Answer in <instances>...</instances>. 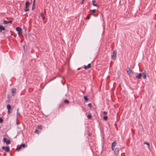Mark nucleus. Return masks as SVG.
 I'll return each instance as SVG.
<instances>
[{
    "label": "nucleus",
    "mask_w": 156,
    "mask_h": 156,
    "mask_svg": "<svg viewBox=\"0 0 156 156\" xmlns=\"http://www.w3.org/2000/svg\"><path fill=\"white\" fill-rule=\"evenodd\" d=\"M129 69L127 71V73L129 76L130 77H132L133 76V71L130 69L129 68Z\"/></svg>",
    "instance_id": "nucleus-1"
},
{
    "label": "nucleus",
    "mask_w": 156,
    "mask_h": 156,
    "mask_svg": "<svg viewBox=\"0 0 156 156\" xmlns=\"http://www.w3.org/2000/svg\"><path fill=\"white\" fill-rule=\"evenodd\" d=\"M16 30L18 31V34L19 35H20L22 34V29L19 27H17L16 28Z\"/></svg>",
    "instance_id": "nucleus-2"
},
{
    "label": "nucleus",
    "mask_w": 156,
    "mask_h": 156,
    "mask_svg": "<svg viewBox=\"0 0 156 156\" xmlns=\"http://www.w3.org/2000/svg\"><path fill=\"white\" fill-rule=\"evenodd\" d=\"M4 142L6 143L7 145L11 143V141L9 140H7L6 138H4L3 139Z\"/></svg>",
    "instance_id": "nucleus-3"
},
{
    "label": "nucleus",
    "mask_w": 156,
    "mask_h": 156,
    "mask_svg": "<svg viewBox=\"0 0 156 156\" xmlns=\"http://www.w3.org/2000/svg\"><path fill=\"white\" fill-rule=\"evenodd\" d=\"M116 52L115 51H114L112 55H111V58H115L116 55Z\"/></svg>",
    "instance_id": "nucleus-4"
},
{
    "label": "nucleus",
    "mask_w": 156,
    "mask_h": 156,
    "mask_svg": "<svg viewBox=\"0 0 156 156\" xmlns=\"http://www.w3.org/2000/svg\"><path fill=\"white\" fill-rule=\"evenodd\" d=\"M119 149L118 148H115L114 151V154L115 155L117 156L119 152Z\"/></svg>",
    "instance_id": "nucleus-5"
},
{
    "label": "nucleus",
    "mask_w": 156,
    "mask_h": 156,
    "mask_svg": "<svg viewBox=\"0 0 156 156\" xmlns=\"http://www.w3.org/2000/svg\"><path fill=\"white\" fill-rule=\"evenodd\" d=\"M141 77L142 74L140 73L137 74V75L136 76V78L138 79H139L141 78Z\"/></svg>",
    "instance_id": "nucleus-6"
},
{
    "label": "nucleus",
    "mask_w": 156,
    "mask_h": 156,
    "mask_svg": "<svg viewBox=\"0 0 156 156\" xmlns=\"http://www.w3.org/2000/svg\"><path fill=\"white\" fill-rule=\"evenodd\" d=\"M12 93V96H14V93H15L16 92V90L15 88H12L11 90Z\"/></svg>",
    "instance_id": "nucleus-7"
},
{
    "label": "nucleus",
    "mask_w": 156,
    "mask_h": 156,
    "mask_svg": "<svg viewBox=\"0 0 156 156\" xmlns=\"http://www.w3.org/2000/svg\"><path fill=\"white\" fill-rule=\"evenodd\" d=\"M4 151L6 152H8L9 151V146H6L5 147Z\"/></svg>",
    "instance_id": "nucleus-8"
},
{
    "label": "nucleus",
    "mask_w": 156,
    "mask_h": 156,
    "mask_svg": "<svg viewBox=\"0 0 156 156\" xmlns=\"http://www.w3.org/2000/svg\"><path fill=\"white\" fill-rule=\"evenodd\" d=\"M91 67V64L90 63L88 64L87 66H85L84 67V68L85 69H89Z\"/></svg>",
    "instance_id": "nucleus-9"
},
{
    "label": "nucleus",
    "mask_w": 156,
    "mask_h": 156,
    "mask_svg": "<svg viewBox=\"0 0 156 156\" xmlns=\"http://www.w3.org/2000/svg\"><path fill=\"white\" fill-rule=\"evenodd\" d=\"M5 28L2 25L0 26V32H2V30H5Z\"/></svg>",
    "instance_id": "nucleus-10"
},
{
    "label": "nucleus",
    "mask_w": 156,
    "mask_h": 156,
    "mask_svg": "<svg viewBox=\"0 0 156 156\" xmlns=\"http://www.w3.org/2000/svg\"><path fill=\"white\" fill-rule=\"evenodd\" d=\"M30 5V3L29 2H28V1L26 2V4H25L26 8H27V7L28 8V7Z\"/></svg>",
    "instance_id": "nucleus-11"
},
{
    "label": "nucleus",
    "mask_w": 156,
    "mask_h": 156,
    "mask_svg": "<svg viewBox=\"0 0 156 156\" xmlns=\"http://www.w3.org/2000/svg\"><path fill=\"white\" fill-rule=\"evenodd\" d=\"M35 0H33L32 7V9H33L35 7Z\"/></svg>",
    "instance_id": "nucleus-12"
},
{
    "label": "nucleus",
    "mask_w": 156,
    "mask_h": 156,
    "mask_svg": "<svg viewBox=\"0 0 156 156\" xmlns=\"http://www.w3.org/2000/svg\"><path fill=\"white\" fill-rule=\"evenodd\" d=\"M144 144H146L148 146V148L149 149H150V145H149V143H148L147 142V141H144Z\"/></svg>",
    "instance_id": "nucleus-13"
},
{
    "label": "nucleus",
    "mask_w": 156,
    "mask_h": 156,
    "mask_svg": "<svg viewBox=\"0 0 156 156\" xmlns=\"http://www.w3.org/2000/svg\"><path fill=\"white\" fill-rule=\"evenodd\" d=\"M144 72V73H143L142 74V76L144 79H145L146 78V72L145 71Z\"/></svg>",
    "instance_id": "nucleus-14"
},
{
    "label": "nucleus",
    "mask_w": 156,
    "mask_h": 156,
    "mask_svg": "<svg viewBox=\"0 0 156 156\" xmlns=\"http://www.w3.org/2000/svg\"><path fill=\"white\" fill-rule=\"evenodd\" d=\"M116 144V141H114L112 144L111 147H114Z\"/></svg>",
    "instance_id": "nucleus-15"
},
{
    "label": "nucleus",
    "mask_w": 156,
    "mask_h": 156,
    "mask_svg": "<svg viewBox=\"0 0 156 156\" xmlns=\"http://www.w3.org/2000/svg\"><path fill=\"white\" fill-rule=\"evenodd\" d=\"M92 5L93 6H97V4L96 3H95L96 2L95 1L93 0L92 1Z\"/></svg>",
    "instance_id": "nucleus-16"
},
{
    "label": "nucleus",
    "mask_w": 156,
    "mask_h": 156,
    "mask_svg": "<svg viewBox=\"0 0 156 156\" xmlns=\"http://www.w3.org/2000/svg\"><path fill=\"white\" fill-rule=\"evenodd\" d=\"M7 108L8 110H10L11 109V106L10 105L8 104L7 106Z\"/></svg>",
    "instance_id": "nucleus-17"
},
{
    "label": "nucleus",
    "mask_w": 156,
    "mask_h": 156,
    "mask_svg": "<svg viewBox=\"0 0 156 156\" xmlns=\"http://www.w3.org/2000/svg\"><path fill=\"white\" fill-rule=\"evenodd\" d=\"M21 148V146L20 145H18L16 148V150L17 151H19Z\"/></svg>",
    "instance_id": "nucleus-18"
},
{
    "label": "nucleus",
    "mask_w": 156,
    "mask_h": 156,
    "mask_svg": "<svg viewBox=\"0 0 156 156\" xmlns=\"http://www.w3.org/2000/svg\"><path fill=\"white\" fill-rule=\"evenodd\" d=\"M87 117L88 118V119H91L92 118V116L91 115H88L87 116Z\"/></svg>",
    "instance_id": "nucleus-19"
},
{
    "label": "nucleus",
    "mask_w": 156,
    "mask_h": 156,
    "mask_svg": "<svg viewBox=\"0 0 156 156\" xmlns=\"http://www.w3.org/2000/svg\"><path fill=\"white\" fill-rule=\"evenodd\" d=\"M41 17H42V18L43 19H44V18H45V17L44 16V14L42 12L41 14Z\"/></svg>",
    "instance_id": "nucleus-20"
},
{
    "label": "nucleus",
    "mask_w": 156,
    "mask_h": 156,
    "mask_svg": "<svg viewBox=\"0 0 156 156\" xmlns=\"http://www.w3.org/2000/svg\"><path fill=\"white\" fill-rule=\"evenodd\" d=\"M90 11H91L92 12V13H94L96 12V10L95 9H94L92 10H90Z\"/></svg>",
    "instance_id": "nucleus-21"
},
{
    "label": "nucleus",
    "mask_w": 156,
    "mask_h": 156,
    "mask_svg": "<svg viewBox=\"0 0 156 156\" xmlns=\"http://www.w3.org/2000/svg\"><path fill=\"white\" fill-rule=\"evenodd\" d=\"M37 128L40 129H42V126L41 125H39L37 126Z\"/></svg>",
    "instance_id": "nucleus-22"
},
{
    "label": "nucleus",
    "mask_w": 156,
    "mask_h": 156,
    "mask_svg": "<svg viewBox=\"0 0 156 156\" xmlns=\"http://www.w3.org/2000/svg\"><path fill=\"white\" fill-rule=\"evenodd\" d=\"M64 102L68 104L69 103V101L68 100L66 99L64 100Z\"/></svg>",
    "instance_id": "nucleus-23"
},
{
    "label": "nucleus",
    "mask_w": 156,
    "mask_h": 156,
    "mask_svg": "<svg viewBox=\"0 0 156 156\" xmlns=\"http://www.w3.org/2000/svg\"><path fill=\"white\" fill-rule=\"evenodd\" d=\"M35 132L37 133L38 134L40 133V131L37 129H36L35 130Z\"/></svg>",
    "instance_id": "nucleus-24"
},
{
    "label": "nucleus",
    "mask_w": 156,
    "mask_h": 156,
    "mask_svg": "<svg viewBox=\"0 0 156 156\" xmlns=\"http://www.w3.org/2000/svg\"><path fill=\"white\" fill-rule=\"evenodd\" d=\"M3 23L4 24H7L8 23V21L5 20H4L3 21Z\"/></svg>",
    "instance_id": "nucleus-25"
},
{
    "label": "nucleus",
    "mask_w": 156,
    "mask_h": 156,
    "mask_svg": "<svg viewBox=\"0 0 156 156\" xmlns=\"http://www.w3.org/2000/svg\"><path fill=\"white\" fill-rule=\"evenodd\" d=\"M20 146H21V148L22 147H23V148H25V145L24 144H21Z\"/></svg>",
    "instance_id": "nucleus-26"
},
{
    "label": "nucleus",
    "mask_w": 156,
    "mask_h": 156,
    "mask_svg": "<svg viewBox=\"0 0 156 156\" xmlns=\"http://www.w3.org/2000/svg\"><path fill=\"white\" fill-rule=\"evenodd\" d=\"M103 118L104 120H106L108 119V117L107 116H104L103 117Z\"/></svg>",
    "instance_id": "nucleus-27"
},
{
    "label": "nucleus",
    "mask_w": 156,
    "mask_h": 156,
    "mask_svg": "<svg viewBox=\"0 0 156 156\" xmlns=\"http://www.w3.org/2000/svg\"><path fill=\"white\" fill-rule=\"evenodd\" d=\"M18 110H19V108H18L17 109V113H16V115H17V116H18L19 115H20V113L19 112H18Z\"/></svg>",
    "instance_id": "nucleus-28"
},
{
    "label": "nucleus",
    "mask_w": 156,
    "mask_h": 156,
    "mask_svg": "<svg viewBox=\"0 0 156 156\" xmlns=\"http://www.w3.org/2000/svg\"><path fill=\"white\" fill-rule=\"evenodd\" d=\"M84 100H85V101H87L88 100V98H87L86 96H84Z\"/></svg>",
    "instance_id": "nucleus-29"
},
{
    "label": "nucleus",
    "mask_w": 156,
    "mask_h": 156,
    "mask_svg": "<svg viewBox=\"0 0 156 156\" xmlns=\"http://www.w3.org/2000/svg\"><path fill=\"white\" fill-rule=\"evenodd\" d=\"M3 122V119H2V118H1V117H0V123Z\"/></svg>",
    "instance_id": "nucleus-30"
},
{
    "label": "nucleus",
    "mask_w": 156,
    "mask_h": 156,
    "mask_svg": "<svg viewBox=\"0 0 156 156\" xmlns=\"http://www.w3.org/2000/svg\"><path fill=\"white\" fill-rule=\"evenodd\" d=\"M29 10L28 8V7H27V8H25V12H27V11H28Z\"/></svg>",
    "instance_id": "nucleus-31"
},
{
    "label": "nucleus",
    "mask_w": 156,
    "mask_h": 156,
    "mask_svg": "<svg viewBox=\"0 0 156 156\" xmlns=\"http://www.w3.org/2000/svg\"><path fill=\"white\" fill-rule=\"evenodd\" d=\"M103 114L104 115H107V112H106L104 111L103 112Z\"/></svg>",
    "instance_id": "nucleus-32"
},
{
    "label": "nucleus",
    "mask_w": 156,
    "mask_h": 156,
    "mask_svg": "<svg viewBox=\"0 0 156 156\" xmlns=\"http://www.w3.org/2000/svg\"><path fill=\"white\" fill-rule=\"evenodd\" d=\"M8 112L9 114H10L11 113L10 110H8Z\"/></svg>",
    "instance_id": "nucleus-33"
},
{
    "label": "nucleus",
    "mask_w": 156,
    "mask_h": 156,
    "mask_svg": "<svg viewBox=\"0 0 156 156\" xmlns=\"http://www.w3.org/2000/svg\"><path fill=\"white\" fill-rule=\"evenodd\" d=\"M88 105L91 108V103H89L88 104Z\"/></svg>",
    "instance_id": "nucleus-34"
},
{
    "label": "nucleus",
    "mask_w": 156,
    "mask_h": 156,
    "mask_svg": "<svg viewBox=\"0 0 156 156\" xmlns=\"http://www.w3.org/2000/svg\"><path fill=\"white\" fill-rule=\"evenodd\" d=\"M90 17L89 16H88L86 17V19H90Z\"/></svg>",
    "instance_id": "nucleus-35"
},
{
    "label": "nucleus",
    "mask_w": 156,
    "mask_h": 156,
    "mask_svg": "<svg viewBox=\"0 0 156 156\" xmlns=\"http://www.w3.org/2000/svg\"><path fill=\"white\" fill-rule=\"evenodd\" d=\"M12 23V21L11 20H10V21L8 22V23Z\"/></svg>",
    "instance_id": "nucleus-36"
},
{
    "label": "nucleus",
    "mask_w": 156,
    "mask_h": 156,
    "mask_svg": "<svg viewBox=\"0 0 156 156\" xmlns=\"http://www.w3.org/2000/svg\"><path fill=\"white\" fill-rule=\"evenodd\" d=\"M5 147L3 146V147H2V150H4L5 149Z\"/></svg>",
    "instance_id": "nucleus-37"
},
{
    "label": "nucleus",
    "mask_w": 156,
    "mask_h": 156,
    "mask_svg": "<svg viewBox=\"0 0 156 156\" xmlns=\"http://www.w3.org/2000/svg\"><path fill=\"white\" fill-rule=\"evenodd\" d=\"M91 135V134L90 133H89L88 134V135L89 136H90Z\"/></svg>",
    "instance_id": "nucleus-38"
},
{
    "label": "nucleus",
    "mask_w": 156,
    "mask_h": 156,
    "mask_svg": "<svg viewBox=\"0 0 156 156\" xmlns=\"http://www.w3.org/2000/svg\"><path fill=\"white\" fill-rule=\"evenodd\" d=\"M112 147V150L114 151V147Z\"/></svg>",
    "instance_id": "nucleus-39"
},
{
    "label": "nucleus",
    "mask_w": 156,
    "mask_h": 156,
    "mask_svg": "<svg viewBox=\"0 0 156 156\" xmlns=\"http://www.w3.org/2000/svg\"><path fill=\"white\" fill-rule=\"evenodd\" d=\"M84 0H82V2H81V4H83V1H84Z\"/></svg>",
    "instance_id": "nucleus-40"
}]
</instances>
